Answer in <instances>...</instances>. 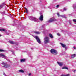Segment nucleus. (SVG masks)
I'll use <instances>...</instances> for the list:
<instances>
[{"label":"nucleus","mask_w":76,"mask_h":76,"mask_svg":"<svg viewBox=\"0 0 76 76\" xmlns=\"http://www.w3.org/2000/svg\"><path fill=\"white\" fill-rule=\"evenodd\" d=\"M37 41L39 43V44H41V41H40V39L38 38V36H36L35 37Z\"/></svg>","instance_id":"obj_4"},{"label":"nucleus","mask_w":76,"mask_h":76,"mask_svg":"<svg viewBox=\"0 0 76 76\" xmlns=\"http://www.w3.org/2000/svg\"><path fill=\"white\" fill-rule=\"evenodd\" d=\"M69 23H70V22H69Z\"/></svg>","instance_id":"obj_40"},{"label":"nucleus","mask_w":76,"mask_h":76,"mask_svg":"<svg viewBox=\"0 0 76 76\" xmlns=\"http://www.w3.org/2000/svg\"><path fill=\"white\" fill-rule=\"evenodd\" d=\"M12 54H15V53L13 52H12Z\"/></svg>","instance_id":"obj_34"},{"label":"nucleus","mask_w":76,"mask_h":76,"mask_svg":"<svg viewBox=\"0 0 76 76\" xmlns=\"http://www.w3.org/2000/svg\"><path fill=\"white\" fill-rule=\"evenodd\" d=\"M55 20V19L54 18H52L50 19V20L48 21L49 22H52L53 21Z\"/></svg>","instance_id":"obj_5"},{"label":"nucleus","mask_w":76,"mask_h":76,"mask_svg":"<svg viewBox=\"0 0 76 76\" xmlns=\"http://www.w3.org/2000/svg\"><path fill=\"white\" fill-rule=\"evenodd\" d=\"M10 66L9 65L7 64H5L4 66V67H9Z\"/></svg>","instance_id":"obj_10"},{"label":"nucleus","mask_w":76,"mask_h":76,"mask_svg":"<svg viewBox=\"0 0 76 76\" xmlns=\"http://www.w3.org/2000/svg\"><path fill=\"white\" fill-rule=\"evenodd\" d=\"M70 76V74H67L66 75H61V76Z\"/></svg>","instance_id":"obj_17"},{"label":"nucleus","mask_w":76,"mask_h":76,"mask_svg":"<svg viewBox=\"0 0 76 76\" xmlns=\"http://www.w3.org/2000/svg\"><path fill=\"white\" fill-rule=\"evenodd\" d=\"M30 19L31 20H33V21H34V22H36L38 21V19L35 17H30Z\"/></svg>","instance_id":"obj_3"},{"label":"nucleus","mask_w":76,"mask_h":76,"mask_svg":"<svg viewBox=\"0 0 76 76\" xmlns=\"http://www.w3.org/2000/svg\"><path fill=\"white\" fill-rule=\"evenodd\" d=\"M4 76H5V75H6V74H4Z\"/></svg>","instance_id":"obj_35"},{"label":"nucleus","mask_w":76,"mask_h":76,"mask_svg":"<svg viewBox=\"0 0 76 76\" xmlns=\"http://www.w3.org/2000/svg\"><path fill=\"white\" fill-rule=\"evenodd\" d=\"M6 30L5 29H0V31H6Z\"/></svg>","instance_id":"obj_16"},{"label":"nucleus","mask_w":76,"mask_h":76,"mask_svg":"<svg viewBox=\"0 0 76 76\" xmlns=\"http://www.w3.org/2000/svg\"><path fill=\"white\" fill-rule=\"evenodd\" d=\"M73 48L74 49H76V47H74Z\"/></svg>","instance_id":"obj_31"},{"label":"nucleus","mask_w":76,"mask_h":76,"mask_svg":"<svg viewBox=\"0 0 76 76\" xmlns=\"http://www.w3.org/2000/svg\"><path fill=\"white\" fill-rule=\"evenodd\" d=\"M34 32L36 34H40V32L38 31H34Z\"/></svg>","instance_id":"obj_13"},{"label":"nucleus","mask_w":76,"mask_h":76,"mask_svg":"<svg viewBox=\"0 0 76 76\" xmlns=\"http://www.w3.org/2000/svg\"><path fill=\"white\" fill-rule=\"evenodd\" d=\"M2 64H3L4 65H5L6 63H4V62H3L2 63Z\"/></svg>","instance_id":"obj_24"},{"label":"nucleus","mask_w":76,"mask_h":76,"mask_svg":"<svg viewBox=\"0 0 76 76\" xmlns=\"http://www.w3.org/2000/svg\"><path fill=\"white\" fill-rule=\"evenodd\" d=\"M28 76H30L31 75V73H30L28 75Z\"/></svg>","instance_id":"obj_26"},{"label":"nucleus","mask_w":76,"mask_h":76,"mask_svg":"<svg viewBox=\"0 0 76 76\" xmlns=\"http://www.w3.org/2000/svg\"><path fill=\"white\" fill-rule=\"evenodd\" d=\"M4 6H5V4L4 3H3L2 4H1L0 5V9H1L3 8V7Z\"/></svg>","instance_id":"obj_6"},{"label":"nucleus","mask_w":76,"mask_h":76,"mask_svg":"<svg viewBox=\"0 0 76 76\" xmlns=\"http://www.w3.org/2000/svg\"><path fill=\"white\" fill-rule=\"evenodd\" d=\"M70 20V22H71V21H72L71 20Z\"/></svg>","instance_id":"obj_38"},{"label":"nucleus","mask_w":76,"mask_h":76,"mask_svg":"<svg viewBox=\"0 0 76 76\" xmlns=\"http://www.w3.org/2000/svg\"><path fill=\"white\" fill-rule=\"evenodd\" d=\"M59 7V5H57L56 6V7Z\"/></svg>","instance_id":"obj_28"},{"label":"nucleus","mask_w":76,"mask_h":76,"mask_svg":"<svg viewBox=\"0 0 76 76\" xmlns=\"http://www.w3.org/2000/svg\"><path fill=\"white\" fill-rule=\"evenodd\" d=\"M0 56H2V57H5V55L3 54L2 53H1L0 54Z\"/></svg>","instance_id":"obj_19"},{"label":"nucleus","mask_w":76,"mask_h":76,"mask_svg":"<svg viewBox=\"0 0 76 76\" xmlns=\"http://www.w3.org/2000/svg\"><path fill=\"white\" fill-rule=\"evenodd\" d=\"M9 42H10V44H16V42H13V41H9Z\"/></svg>","instance_id":"obj_8"},{"label":"nucleus","mask_w":76,"mask_h":76,"mask_svg":"<svg viewBox=\"0 0 76 76\" xmlns=\"http://www.w3.org/2000/svg\"><path fill=\"white\" fill-rule=\"evenodd\" d=\"M25 59H21L20 60V62L22 63L25 62Z\"/></svg>","instance_id":"obj_14"},{"label":"nucleus","mask_w":76,"mask_h":76,"mask_svg":"<svg viewBox=\"0 0 76 76\" xmlns=\"http://www.w3.org/2000/svg\"><path fill=\"white\" fill-rule=\"evenodd\" d=\"M7 35H9V34L8 33H7Z\"/></svg>","instance_id":"obj_36"},{"label":"nucleus","mask_w":76,"mask_h":76,"mask_svg":"<svg viewBox=\"0 0 76 76\" xmlns=\"http://www.w3.org/2000/svg\"><path fill=\"white\" fill-rule=\"evenodd\" d=\"M31 50H34V48H31Z\"/></svg>","instance_id":"obj_30"},{"label":"nucleus","mask_w":76,"mask_h":76,"mask_svg":"<svg viewBox=\"0 0 76 76\" xmlns=\"http://www.w3.org/2000/svg\"><path fill=\"white\" fill-rule=\"evenodd\" d=\"M60 44H61L62 47H63L64 48H65V47H66V45H64L61 43Z\"/></svg>","instance_id":"obj_11"},{"label":"nucleus","mask_w":76,"mask_h":76,"mask_svg":"<svg viewBox=\"0 0 76 76\" xmlns=\"http://www.w3.org/2000/svg\"><path fill=\"white\" fill-rule=\"evenodd\" d=\"M25 9H26V10H27V9L26 8H25Z\"/></svg>","instance_id":"obj_33"},{"label":"nucleus","mask_w":76,"mask_h":76,"mask_svg":"<svg viewBox=\"0 0 76 76\" xmlns=\"http://www.w3.org/2000/svg\"><path fill=\"white\" fill-rule=\"evenodd\" d=\"M26 10V13H28V10Z\"/></svg>","instance_id":"obj_32"},{"label":"nucleus","mask_w":76,"mask_h":76,"mask_svg":"<svg viewBox=\"0 0 76 76\" xmlns=\"http://www.w3.org/2000/svg\"><path fill=\"white\" fill-rule=\"evenodd\" d=\"M3 51H5L4 50H2V49H0V52H3Z\"/></svg>","instance_id":"obj_22"},{"label":"nucleus","mask_w":76,"mask_h":76,"mask_svg":"<svg viewBox=\"0 0 76 76\" xmlns=\"http://www.w3.org/2000/svg\"><path fill=\"white\" fill-rule=\"evenodd\" d=\"M49 37L51 38H53V36L52 35V34H49Z\"/></svg>","instance_id":"obj_12"},{"label":"nucleus","mask_w":76,"mask_h":76,"mask_svg":"<svg viewBox=\"0 0 76 76\" xmlns=\"http://www.w3.org/2000/svg\"><path fill=\"white\" fill-rule=\"evenodd\" d=\"M75 57H76V54H75Z\"/></svg>","instance_id":"obj_37"},{"label":"nucleus","mask_w":76,"mask_h":76,"mask_svg":"<svg viewBox=\"0 0 76 76\" xmlns=\"http://www.w3.org/2000/svg\"><path fill=\"white\" fill-rule=\"evenodd\" d=\"M39 20H43V15H41L40 17L39 18Z\"/></svg>","instance_id":"obj_7"},{"label":"nucleus","mask_w":76,"mask_h":76,"mask_svg":"<svg viewBox=\"0 0 76 76\" xmlns=\"http://www.w3.org/2000/svg\"><path fill=\"white\" fill-rule=\"evenodd\" d=\"M73 20L74 22H76V19H73Z\"/></svg>","instance_id":"obj_23"},{"label":"nucleus","mask_w":76,"mask_h":76,"mask_svg":"<svg viewBox=\"0 0 76 76\" xmlns=\"http://www.w3.org/2000/svg\"><path fill=\"white\" fill-rule=\"evenodd\" d=\"M62 69H67V70H68V68H67V67L66 66H64V67L62 68Z\"/></svg>","instance_id":"obj_18"},{"label":"nucleus","mask_w":76,"mask_h":76,"mask_svg":"<svg viewBox=\"0 0 76 76\" xmlns=\"http://www.w3.org/2000/svg\"><path fill=\"white\" fill-rule=\"evenodd\" d=\"M57 63L60 66H63V63L61 62H57Z\"/></svg>","instance_id":"obj_9"},{"label":"nucleus","mask_w":76,"mask_h":76,"mask_svg":"<svg viewBox=\"0 0 76 76\" xmlns=\"http://www.w3.org/2000/svg\"><path fill=\"white\" fill-rule=\"evenodd\" d=\"M19 72H21L22 73H23L24 72V71H23V70H20L19 71Z\"/></svg>","instance_id":"obj_20"},{"label":"nucleus","mask_w":76,"mask_h":76,"mask_svg":"<svg viewBox=\"0 0 76 76\" xmlns=\"http://www.w3.org/2000/svg\"><path fill=\"white\" fill-rule=\"evenodd\" d=\"M1 35H0V37H1Z\"/></svg>","instance_id":"obj_39"},{"label":"nucleus","mask_w":76,"mask_h":76,"mask_svg":"<svg viewBox=\"0 0 76 76\" xmlns=\"http://www.w3.org/2000/svg\"><path fill=\"white\" fill-rule=\"evenodd\" d=\"M75 56H76V55L75 54H73L71 56V58H73L74 57H75Z\"/></svg>","instance_id":"obj_15"},{"label":"nucleus","mask_w":76,"mask_h":76,"mask_svg":"<svg viewBox=\"0 0 76 76\" xmlns=\"http://www.w3.org/2000/svg\"><path fill=\"white\" fill-rule=\"evenodd\" d=\"M57 34L58 35V36H60V34L59 33H57Z\"/></svg>","instance_id":"obj_29"},{"label":"nucleus","mask_w":76,"mask_h":76,"mask_svg":"<svg viewBox=\"0 0 76 76\" xmlns=\"http://www.w3.org/2000/svg\"><path fill=\"white\" fill-rule=\"evenodd\" d=\"M57 15L58 16H62L63 17H64V16H62V15L59 16V13H57Z\"/></svg>","instance_id":"obj_21"},{"label":"nucleus","mask_w":76,"mask_h":76,"mask_svg":"<svg viewBox=\"0 0 76 76\" xmlns=\"http://www.w3.org/2000/svg\"><path fill=\"white\" fill-rule=\"evenodd\" d=\"M76 70H74L73 71V72H74V73H75V72H76Z\"/></svg>","instance_id":"obj_25"},{"label":"nucleus","mask_w":76,"mask_h":76,"mask_svg":"<svg viewBox=\"0 0 76 76\" xmlns=\"http://www.w3.org/2000/svg\"><path fill=\"white\" fill-rule=\"evenodd\" d=\"M44 42L45 44H47V43H48L49 42H50L49 38L48 37H45L44 38Z\"/></svg>","instance_id":"obj_2"},{"label":"nucleus","mask_w":76,"mask_h":76,"mask_svg":"<svg viewBox=\"0 0 76 76\" xmlns=\"http://www.w3.org/2000/svg\"><path fill=\"white\" fill-rule=\"evenodd\" d=\"M50 52L52 54H54V55H56L58 54V52L57 50H56L55 49H52L50 50Z\"/></svg>","instance_id":"obj_1"},{"label":"nucleus","mask_w":76,"mask_h":76,"mask_svg":"<svg viewBox=\"0 0 76 76\" xmlns=\"http://www.w3.org/2000/svg\"><path fill=\"white\" fill-rule=\"evenodd\" d=\"M66 8H64V11H66Z\"/></svg>","instance_id":"obj_27"}]
</instances>
